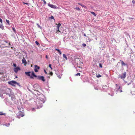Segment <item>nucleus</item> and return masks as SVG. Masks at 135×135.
Masks as SVG:
<instances>
[{"mask_svg":"<svg viewBox=\"0 0 135 135\" xmlns=\"http://www.w3.org/2000/svg\"><path fill=\"white\" fill-rule=\"evenodd\" d=\"M56 25H57V29L56 30V31H57V32L58 31H59L60 32L59 30V28L61 26V24L60 23H59L58 24H56Z\"/></svg>","mask_w":135,"mask_h":135,"instance_id":"obj_14","label":"nucleus"},{"mask_svg":"<svg viewBox=\"0 0 135 135\" xmlns=\"http://www.w3.org/2000/svg\"><path fill=\"white\" fill-rule=\"evenodd\" d=\"M6 21L7 22V24H9V21L8 20H6Z\"/></svg>","mask_w":135,"mask_h":135,"instance_id":"obj_29","label":"nucleus"},{"mask_svg":"<svg viewBox=\"0 0 135 135\" xmlns=\"http://www.w3.org/2000/svg\"><path fill=\"white\" fill-rule=\"evenodd\" d=\"M8 45H10V42L8 44Z\"/></svg>","mask_w":135,"mask_h":135,"instance_id":"obj_58","label":"nucleus"},{"mask_svg":"<svg viewBox=\"0 0 135 135\" xmlns=\"http://www.w3.org/2000/svg\"><path fill=\"white\" fill-rule=\"evenodd\" d=\"M91 13L92 15H93L94 16H96V15L95 13H94V12H91Z\"/></svg>","mask_w":135,"mask_h":135,"instance_id":"obj_27","label":"nucleus"},{"mask_svg":"<svg viewBox=\"0 0 135 135\" xmlns=\"http://www.w3.org/2000/svg\"><path fill=\"white\" fill-rule=\"evenodd\" d=\"M82 45L84 47H85L86 46V44L84 43L82 44Z\"/></svg>","mask_w":135,"mask_h":135,"instance_id":"obj_35","label":"nucleus"},{"mask_svg":"<svg viewBox=\"0 0 135 135\" xmlns=\"http://www.w3.org/2000/svg\"><path fill=\"white\" fill-rule=\"evenodd\" d=\"M35 42L36 44L37 45H39V43H38V42L37 41H35Z\"/></svg>","mask_w":135,"mask_h":135,"instance_id":"obj_34","label":"nucleus"},{"mask_svg":"<svg viewBox=\"0 0 135 135\" xmlns=\"http://www.w3.org/2000/svg\"><path fill=\"white\" fill-rule=\"evenodd\" d=\"M31 73V72H25V74L27 76H30V73Z\"/></svg>","mask_w":135,"mask_h":135,"instance_id":"obj_17","label":"nucleus"},{"mask_svg":"<svg viewBox=\"0 0 135 135\" xmlns=\"http://www.w3.org/2000/svg\"><path fill=\"white\" fill-rule=\"evenodd\" d=\"M126 72H124L123 74L119 75V78H120L122 79L125 78L126 76Z\"/></svg>","mask_w":135,"mask_h":135,"instance_id":"obj_8","label":"nucleus"},{"mask_svg":"<svg viewBox=\"0 0 135 135\" xmlns=\"http://www.w3.org/2000/svg\"><path fill=\"white\" fill-rule=\"evenodd\" d=\"M99 67L101 68H102V64L101 63H100L99 64Z\"/></svg>","mask_w":135,"mask_h":135,"instance_id":"obj_36","label":"nucleus"},{"mask_svg":"<svg viewBox=\"0 0 135 135\" xmlns=\"http://www.w3.org/2000/svg\"><path fill=\"white\" fill-rule=\"evenodd\" d=\"M10 123H8L7 124H3V125H5L7 127H9V126Z\"/></svg>","mask_w":135,"mask_h":135,"instance_id":"obj_23","label":"nucleus"},{"mask_svg":"<svg viewBox=\"0 0 135 135\" xmlns=\"http://www.w3.org/2000/svg\"><path fill=\"white\" fill-rule=\"evenodd\" d=\"M12 90L10 88H7L6 89L3 90L2 91V93L4 94H5L7 95H9L12 93Z\"/></svg>","mask_w":135,"mask_h":135,"instance_id":"obj_2","label":"nucleus"},{"mask_svg":"<svg viewBox=\"0 0 135 135\" xmlns=\"http://www.w3.org/2000/svg\"><path fill=\"white\" fill-rule=\"evenodd\" d=\"M53 73L52 72H51L49 73V74L50 75H53Z\"/></svg>","mask_w":135,"mask_h":135,"instance_id":"obj_40","label":"nucleus"},{"mask_svg":"<svg viewBox=\"0 0 135 135\" xmlns=\"http://www.w3.org/2000/svg\"><path fill=\"white\" fill-rule=\"evenodd\" d=\"M20 70V68L19 67H18L14 68V71L15 73H17L18 71Z\"/></svg>","mask_w":135,"mask_h":135,"instance_id":"obj_13","label":"nucleus"},{"mask_svg":"<svg viewBox=\"0 0 135 135\" xmlns=\"http://www.w3.org/2000/svg\"><path fill=\"white\" fill-rule=\"evenodd\" d=\"M39 96V101L38 102L39 105H38V108L42 107L43 105L42 104L44 103L46 100V98L45 96L43 94H40Z\"/></svg>","mask_w":135,"mask_h":135,"instance_id":"obj_1","label":"nucleus"},{"mask_svg":"<svg viewBox=\"0 0 135 135\" xmlns=\"http://www.w3.org/2000/svg\"><path fill=\"white\" fill-rule=\"evenodd\" d=\"M95 89L98 90V89H97V88H95Z\"/></svg>","mask_w":135,"mask_h":135,"instance_id":"obj_55","label":"nucleus"},{"mask_svg":"<svg viewBox=\"0 0 135 135\" xmlns=\"http://www.w3.org/2000/svg\"><path fill=\"white\" fill-rule=\"evenodd\" d=\"M0 28L2 30L4 29V27L3 26L2 23H1V24H0Z\"/></svg>","mask_w":135,"mask_h":135,"instance_id":"obj_20","label":"nucleus"},{"mask_svg":"<svg viewBox=\"0 0 135 135\" xmlns=\"http://www.w3.org/2000/svg\"><path fill=\"white\" fill-rule=\"evenodd\" d=\"M57 77L59 78L60 79L61 78V77L60 75H57Z\"/></svg>","mask_w":135,"mask_h":135,"instance_id":"obj_47","label":"nucleus"},{"mask_svg":"<svg viewBox=\"0 0 135 135\" xmlns=\"http://www.w3.org/2000/svg\"><path fill=\"white\" fill-rule=\"evenodd\" d=\"M12 29L14 32L15 33H16V31L15 28L14 27H13L12 28Z\"/></svg>","mask_w":135,"mask_h":135,"instance_id":"obj_25","label":"nucleus"},{"mask_svg":"<svg viewBox=\"0 0 135 135\" xmlns=\"http://www.w3.org/2000/svg\"><path fill=\"white\" fill-rule=\"evenodd\" d=\"M37 79L39 80H41L43 82H44L45 81L44 77L43 76L38 75L37 77Z\"/></svg>","mask_w":135,"mask_h":135,"instance_id":"obj_9","label":"nucleus"},{"mask_svg":"<svg viewBox=\"0 0 135 135\" xmlns=\"http://www.w3.org/2000/svg\"><path fill=\"white\" fill-rule=\"evenodd\" d=\"M33 89L35 91H36L38 92V89L40 88V86L39 85L37 84H36L33 85Z\"/></svg>","mask_w":135,"mask_h":135,"instance_id":"obj_5","label":"nucleus"},{"mask_svg":"<svg viewBox=\"0 0 135 135\" xmlns=\"http://www.w3.org/2000/svg\"><path fill=\"white\" fill-rule=\"evenodd\" d=\"M80 74L79 73H78L76 74L75 75L76 76H80Z\"/></svg>","mask_w":135,"mask_h":135,"instance_id":"obj_32","label":"nucleus"},{"mask_svg":"<svg viewBox=\"0 0 135 135\" xmlns=\"http://www.w3.org/2000/svg\"><path fill=\"white\" fill-rule=\"evenodd\" d=\"M23 4H27V5L28 4V3H25V2H23Z\"/></svg>","mask_w":135,"mask_h":135,"instance_id":"obj_52","label":"nucleus"},{"mask_svg":"<svg viewBox=\"0 0 135 135\" xmlns=\"http://www.w3.org/2000/svg\"><path fill=\"white\" fill-rule=\"evenodd\" d=\"M8 83L11 85L13 86H15L16 85H17L19 86H20V84L19 83H17V82L15 81L12 80L11 81H9L8 82Z\"/></svg>","mask_w":135,"mask_h":135,"instance_id":"obj_4","label":"nucleus"},{"mask_svg":"<svg viewBox=\"0 0 135 135\" xmlns=\"http://www.w3.org/2000/svg\"><path fill=\"white\" fill-rule=\"evenodd\" d=\"M50 18H51V19H54V17H53V16H51L50 17Z\"/></svg>","mask_w":135,"mask_h":135,"instance_id":"obj_41","label":"nucleus"},{"mask_svg":"<svg viewBox=\"0 0 135 135\" xmlns=\"http://www.w3.org/2000/svg\"><path fill=\"white\" fill-rule=\"evenodd\" d=\"M10 97H11V99L12 100L15 101V95L14 93L13 92L11 93L9 96Z\"/></svg>","mask_w":135,"mask_h":135,"instance_id":"obj_10","label":"nucleus"},{"mask_svg":"<svg viewBox=\"0 0 135 135\" xmlns=\"http://www.w3.org/2000/svg\"><path fill=\"white\" fill-rule=\"evenodd\" d=\"M5 114H6L3 113L2 112H0V115H5Z\"/></svg>","mask_w":135,"mask_h":135,"instance_id":"obj_30","label":"nucleus"},{"mask_svg":"<svg viewBox=\"0 0 135 135\" xmlns=\"http://www.w3.org/2000/svg\"><path fill=\"white\" fill-rule=\"evenodd\" d=\"M55 50L57 51H58V52L60 54V55H61V52L59 49H55Z\"/></svg>","mask_w":135,"mask_h":135,"instance_id":"obj_18","label":"nucleus"},{"mask_svg":"<svg viewBox=\"0 0 135 135\" xmlns=\"http://www.w3.org/2000/svg\"><path fill=\"white\" fill-rule=\"evenodd\" d=\"M0 97H1L2 98H3V95L2 94H1V92L0 91Z\"/></svg>","mask_w":135,"mask_h":135,"instance_id":"obj_26","label":"nucleus"},{"mask_svg":"<svg viewBox=\"0 0 135 135\" xmlns=\"http://www.w3.org/2000/svg\"><path fill=\"white\" fill-rule=\"evenodd\" d=\"M128 18L129 20L133 19V18L131 17H129Z\"/></svg>","mask_w":135,"mask_h":135,"instance_id":"obj_49","label":"nucleus"},{"mask_svg":"<svg viewBox=\"0 0 135 135\" xmlns=\"http://www.w3.org/2000/svg\"><path fill=\"white\" fill-rule=\"evenodd\" d=\"M43 2L44 3V4H46V2L45 0H43Z\"/></svg>","mask_w":135,"mask_h":135,"instance_id":"obj_43","label":"nucleus"},{"mask_svg":"<svg viewBox=\"0 0 135 135\" xmlns=\"http://www.w3.org/2000/svg\"><path fill=\"white\" fill-rule=\"evenodd\" d=\"M125 82H126V83H127V81H125Z\"/></svg>","mask_w":135,"mask_h":135,"instance_id":"obj_61","label":"nucleus"},{"mask_svg":"<svg viewBox=\"0 0 135 135\" xmlns=\"http://www.w3.org/2000/svg\"><path fill=\"white\" fill-rule=\"evenodd\" d=\"M132 80H131V81L129 83H128V85L129 84H131V83H132Z\"/></svg>","mask_w":135,"mask_h":135,"instance_id":"obj_44","label":"nucleus"},{"mask_svg":"<svg viewBox=\"0 0 135 135\" xmlns=\"http://www.w3.org/2000/svg\"><path fill=\"white\" fill-rule=\"evenodd\" d=\"M48 75V76H47V78H50V74H49Z\"/></svg>","mask_w":135,"mask_h":135,"instance_id":"obj_50","label":"nucleus"},{"mask_svg":"<svg viewBox=\"0 0 135 135\" xmlns=\"http://www.w3.org/2000/svg\"><path fill=\"white\" fill-rule=\"evenodd\" d=\"M84 36H86L85 34H84Z\"/></svg>","mask_w":135,"mask_h":135,"instance_id":"obj_54","label":"nucleus"},{"mask_svg":"<svg viewBox=\"0 0 135 135\" xmlns=\"http://www.w3.org/2000/svg\"><path fill=\"white\" fill-rule=\"evenodd\" d=\"M0 22L2 23V20L1 18H0Z\"/></svg>","mask_w":135,"mask_h":135,"instance_id":"obj_46","label":"nucleus"},{"mask_svg":"<svg viewBox=\"0 0 135 135\" xmlns=\"http://www.w3.org/2000/svg\"><path fill=\"white\" fill-rule=\"evenodd\" d=\"M33 77L37 78L38 77V76L36 75L33 71H32L31 73V76H30V77L31 79H33Z\"/></svg>","mask_w":135,"mask_h":135,"instance_id":"obj_11","label":"nucleus"},{"mask_svg":"<svg viewBox=\"0 0 135 135\" xmlns=\"http://www.w3.org/2000/svg\"><path fill=\"white\" fill-rule=\"evenodd\" d=\"M48 5L50 7L53 8H56V6L54 5L53 4H50V3H48Z\"/></svg>","mask_w":135,"mask_h":135,"instance_id":"obj_15","label":"nucleus"},{"mask_svg":"<svg viewBox=\"0 0 135 135\" xmlns=\"http://www.w3.org/2000/svg\"><path fill=\"white\" fill-rule=\"evenodd\" d=\"M101 75H100V74H99L98 75H97L96 76V77L97 78H99V77H101Z\"/></svg>","mask_w":135,"mask_h":135,"instance_id":"obj_31","label":"nucleus"},{"mask_svg":"<svg viewBox=\"0 0 135 135\" xmlns=\"http://www.w3.org/2000/svg\"><path fill=\"white\" fill-rule=\"evenodd\" d=\"M37 25L38 27L39 28H41V26L39 25V24L37 23Z\"/></svg>","mask_w":135,"mask_h":135,"instance_id":"obj_33","label":"nucleus"},{"mask_svg":"<svg viewBox=\"0 0 135 135\" xmlns=\"http://www.w3.org/2000/svg\"><path fill=\"white\" fill-rule=\"evenodd\" d=\"M18 109L20 112V113H18L19 115L22 117H23L24 116V114L23 112V108H21L20 109L19 108H18Z\"/></svg>","mask_w":135,"mask_h":135,"instance_id":"obj_6","label":"nucleus"},{"mask_svg":"<svg viewBox=\"0 0 135 135\" xmlns=\"http://www.w3.org/2000/svg\"><path fill=\"white\" fill-rule=\"evenodd\" d=\"M46 59H47L48 58L47 55H46Z\"/></svg>","mask_w":135,"mask_h":135,"instance_id":"obj_53","label":"nucleus"},{"mask_svg":"<svg viewBox=\"0 0 135 135\" xmlns=\"http://www.w3.org/2000/svg\"><path fill=\"white\" fill-rule=\"evenodd\" d=\"M75 9L77 10H78L79 11H80V9L78 7H76L75 8Z\"/></svg>","mask_w":135,"mask_h":135,"instance_id":"obj_28","label":"nucleus"},{"mask_svg":"<svg viewBox=\"0 0 135 135\" xmlns=\"http://www.w3.org/2000/svg\"><path fill=\"white\" fill-rule=\"evenodd\" d=\"M40 69V67L38 66L37 65H35V69L34 71L36 72H38V70H39Z\"/></svg>","mask_w":135,"mask_h":135,"instance_id":"obj_12","label":"nucleus"},{"mask_svg":"<svg viewBox=\"0 0 135 135\" xmlns=\"http://www.w3.org/2000/svg\"><path fill=\"white\" fill-rule=\"evenodd\" d=\"M3 41L6 42V43H8V42H9V41H6V40H4V41Z\"/></svg>","mask_w":135,"mask_h":135,"instance_id":"obj_42","label":"nucleus"},{"mask_svg":"<svg viewBox=\"0 0 135 135\" xmlns=\"http://www.w3.org/2000/svg\"><path fill=\"white\" fill-rule=\"evenodd\" d=\"M63 57L65 58V59L66 60H67V59H68L66 57V56L65 54H63Z\"/></svg>","mask_w":135,"mask_h":135,"instance_id":"obj_22","label":"nucleus"},{"mask_svg":"<svg viewBox=\"0 0 135 135\" xmlns=\"http://www.w3.org/2000/svg\"><path fill=\"white\" fill-rule=\"evenodd\" d=\"M115 85L116 86V89H117V92H119L120 93L122 92V88L120 86H119L117 84H116Z\"/></svg>","mask_w":135,"mask_h":135,"instance_id":"obj_7","label":"nucleus"},{"mask_svg":"<svg viewBox=\"0 0 135 135\" xmlns=\"http://www.w3.org/2000/svg\"><path fill=\"white\" fill-rule=\"evenodd\" d=\"M17 78V76H15V78Z\"/></svg>","mask_w":135,"mask_h":135,"instance_id":"obj_56","label":"nucleus"},{"mask_svg":"<svg viewBox=\"0 0 135 135\" xmlns=\"http://www.w3.org/2000/svg\"><path fill=\"white\" fill-rule=\"evenodd\" d=\"M4 45V44L0 45V47L1 48H3L4 47H6V46H3V45Z\"/></svg>","mask_w":135,"mask_h":135,"instance_id":"obj_24","label":"nucleus"},{"mask_svg":"<svg viewBox=\"0 0 135 135\" xmlns=\"http://www.w3.org/2000/svg\"><path fill=\"white\" fill-rule=\"evenodd\" d=\"M22 62L23 64H26L27 62L26 60V59L24 58H23V59H22Z\"/></svg>","mask_w":135,"mask_h":135,"instance_id":"obj_16","label":"nucleus"},{"mask_svg":"<svg viewBox=\"0 0 135 135\" xmlns=\"http://www.w3.org/2000/svg\"><path fill=\"white\" fill-rule=\"evenodd\" d=\"M78 4L80 5L82 7L86 8V7L84 5L82 4L81 3H78Z\"/></svg>","mask_w":135,"mask_h":135,"instance_id":"obj_21","label":"nucleus"},{"mask_svg":"<svg viewBox=\"0 0 135 135\" xmlns=\"http://www.w3.org/2000/svg\"><path fill=\"white\" fill-rule=\"evenodd\" d=\"M124 50H125V51H126V48H125V49H124Z\"/></svg>","mask_w":135,"mask_h":135,"instance_id":"obj_60","label":"nucleus"},{"mask_svg":"<svg viewBox=\"0 0 135 135\" xmlns=\"http://www.w3.org/2000/svg\"><path fill=\"white\" fill-rule=\"evenodd\" d=\"M51 64H49V67L50 68H51L52 69V68L51 67Z\"/></svg>","mask_w":135,"mask_h":135,"instance_id":"obj_38","label":"nucleus"},{"mask_svg":"<svg viewBox=\"0 0 135 135\" xmlns=\"http://www.w3.org/2000/svg\"><path fill=\"white\" fill-rule=\"evenodd\" d=\"M132 2L133 4L135 3V1H134V0H133L132 1Z\"/></svg>","mask_w":135,"mask_h":135,"instance_id":"obj_48","label":"nucleus"},{"mask_svg":"<svg viewBox=\"0 0 135 135\" xmlns=\"http://www.w3.org/2000/svg\"><path fill=\"white\" fill-rule=\"evenodd\" d=\"M44 72L45 73V74H47V72L46 71L45 69L44 70Z\"/></svg>","mask_w":135,"mask_h":135,"instance_id":"obj_45","label":"nucleus"},{"mask_svg":"<svg viewBox=\"0 0 135 135\" xmlns=\"http://www.w3.org/2000/svg\"><path fill=\"white\" fill-rule=\"evenodd\" d=\"M35 109L34 108H33L32 109V111H34L35 110Z\"/></svg>","mask_w":135,"mask_h":135,"instance_id":"obj_51","label":"nucleus"},{"mask_svg":"<svg viewBox=\"0 0 135 135\" xmlns=\"http://www.w3.org/2000/svg\"><path fill=\"white\" fill-rule=\"evenodd\" d=\"M2 40H0V42H2Z\"/></svg>","mask_w":135,"mask_h":135,"instance_id":"obj_59","label":"nucleus"},{"mask_svg":"<svg viewBox=\"0 0 135 135\" xmlns=\"http://www.w3.org/2000/svg\"><path fill=\"white\" fill-rule=\"evenodd\" d=\"M80 59L79 58H77L75 57L74 59L72 60V63L73 64L78 65V62L80 61Z\"/></svg>","mask_w":135,"mask_h":135,"instance_id":"obj_3","label":"nucleus"},{"mask_svg":"<svg viewBox=\"0 0 135 135\" xmlns=\"http://www.w3.org/2000/svg\"><path fill=\"white\" fill-rule=\"evenodd\" d=\"M120 61L121 62V64L122 66H125L126 65V64L123 61H122L121 60H120Z\"/></svg>","mask_w":135,"mask_h":135,"instance_id":"obj_19","label":"nucleus"},{"mask_svg":"<svg viewBox=\"0 0 135 135\" xmlns=\"http://www.w3.org/2000/svg\"><path fill=\"white\" fill-rule=\"evenodd\" d=\"M83 64V62H81H81H80V64Z\"/></svg>","mask_w":135,"mask_h":135,"instance_id":"obj_57","label":"nucleus"},{"mask_svg":"<svg viewBox=\"0 0 135 135\" xmlns=\"http://www.w3.org/2000/svg\"><path fill=\"white\" fill-rule=\"evenodd\" d=\"M13 66L14 67H16L17 66V65L16 64L14 63L13 64Z\"/></svg>","mask_w":135,"mask_h":135,"instance_id":"obj_37","label":"nucleus"},{"mask_svg":"<svg viewBox=\"0 0 135 135\" xmlns=\"http://www.w3.org/2000/svg\"><path fill=\"white\" fill-rule=\"evenodd\" d=\"M27 89L29 91H30L32 93V91H31V90L30 89L28 88H27Z\"/></svg>","mask_w":135,"mask_h":135,"instance_id":"obj_39","label":"nucleus"}]
</instances>
